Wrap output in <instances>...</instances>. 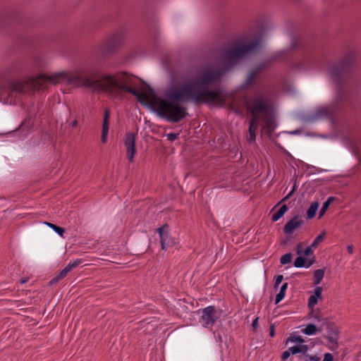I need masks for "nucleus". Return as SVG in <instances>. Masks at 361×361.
I'll list each match as a JSON object with an SVG mask.
<instances>
[{"instance_id": "3c124183", "label": "nucleus", "mask_w": 361, "mask_h": 361, "mask_svg": "<svg viewBox=\"0 0 361 361\" xmlns=\"http://www.w3.org/2000/svg\"><path fill=\"white\" fill-rule=\"evenodd\" d=\"M306 357L308 358L307 361H320V357L317 355H306Z\"/></svg>"}, {"instance_id": "ddd939ff", "label": "nucleus", "mask_w": 361, "mask_h": 361, "mask_svg": "<svg viewBox=\"0 0 361 361\" xmlns=\"http://www.w3.org/2000/svg\"><path fill=\"white\" fill-rule=\"evenodd\" d=\"M303 224L304 221L299 219V215L297 214L287 221L283 227V232L286 235H291L295 229L300 227Z\"/></svg>"}, {"instance_id": "f8f14e48", "label": "nucleus", "mask_w": 361, "mask_h": 361, "mask_svg": "<svg viewBox=\"0 0 361 361\" xmlns=\"http://www.w3.org/2000/svg\"><path fill=\"white\" fill-rule=\"evenodd\" d=\"M136 135V133L127 132L124 137L123 143L126 147V156L130 162L134 161L135 155L137 153Z\"/></svg>"}, {"instance_id": "4468645a", "label": "nucleus", "mask_w": 361, "mask_h": 361, "mask_svg": "<svg viewBox=\"0 0 361 361\" xmlns=\"http://www.w3.org/2000/svg\"><path fill=\"white\" fill-rule=\"evenodd\" d=\"M325 118L331 121H334L335 114L329 111L326 107H320L317 109L315 114L309 118V121L313 122L319 118Z\"/></svg>"}, {"instance_id": "4d7b16f0", "label": "nucleus", "mask_w": 361, "mask_h": 361, "mask_svg": "<svg viewBox=\"0 0 361 361\" xmlns=\"http://www.w3.org/2000/svg\"><path fill=\"white\" fill-rule=\"evenodd\" d=\"M295 190H296V185L295 183L292 190L288 192V194L287 195L289 196V197H292L293 195L294 194Z\"/></svg>"}, {"instance_id": "20e7f679", "label": "nucleus", "mask_w": 361, "mask_h": 361, "mask_svg": "<svg viewBox=\"0 0 361 361\" xmlns=\"http://www.w3.org/2000/svg\"><path fill=\"white\" fill-rule=\"evenodd\" d=\"M260 44L259 39H255L249 42H243L233 45L229 50L223 54L222 63L219 68L216 69L219 71L221 78L224 74L233 68L238 61L246 55L257 51Z\"/></svg>"}, {"instance_id": "7c9ffc66", "label": "nucleus", "mask_w": 361, "mask_h": 361, "mask_svg": "<svg viewBox=\"0 0 361 361\" xmlns=\"http://www.w3.org/2000/svg\"><path fill=\"white\" fill-rule=\"evenodd\" d=\"M296 343H303L305 342L304 338L300 336L293 335L288 337L286 341V344H288V342Z\"/></svg>"}, {"instance_id": "e433bc0d", "label": "nucleus", "mask_w": 361, "mask_h": 361, "mask_svg": "<svg viewBox=\"0 0 361 361\" xmlns=\"http://www.w3.org/2000/svg\"><path fill=\"white\" fill-rule=\"evenodd\" d=\"M322 291L323 288L321 286H317L314 290L313 295L319 300L322 299Z\"/></svg>"}, {"instance_id": "72a5a7b5", "label": "nucleus", "mask_w": 361, "mask_h": 361, "mask_svg": "<svg viewBox=\"0 0 361 361\" xmlns=\"http://www.w3.org/2000/svg\"><path fill=\"white\" fill-rule=\"evenodd\" d=\"M318 298H316L315 296H314L313 295H311L310 296V298H308V302H307V307L309 310L310 309H312L314 308V306L317 304L318 302Z\"/></svg>"}, {"instance_id": "f03ea898", "label": "nucleus", "mask_w": 361, "mask_h": 361, "mask_svg": "<svg viewBox=\"0 0 361 361\" xmlns=\"http://www.w3.org/2000/svg\"><path fill=\"white\" fill-rule=\"evenodd\" d=\"M37 78L51 84L66 82L69 85H76L78 87H86L92 91L109 93H114L116 90H119L121 85L114 75L102 74L100 68L96 64L87 66L83 75L71 76L67 72L62 71L56 73L51 76L44 73H39Z\"/></svg>"}, {"instance_id": "8fccbe9b", "label": "nucleus", "mask_w": 361, "mask_h": 361, "mask_svg": "<svg viewBox=\"0 0 361 361\" xmlns=\"http://www.w3.org/2000/svg\"><path fill=\"white\" fill-rule=\"evenodd\" d=\"M302 243H299L296 246V253L298 256H302L303 250L301 249Z\"/></svg>"}, {"instance_id": "0e129e2a", "label": "nucleus", "mask_w": 361, "mask_h": 361, "mask_svg": "<svg viewBox=\"0 0 361 361\" xmlns=\"http://www.w3.org/2000/svg\"><path fill=\"white\" fill-rule=\"evenodd\" d=\"M300 133V130H295L290 132V133L292 135H297V134H299Z\"/></svg>"}, {"instance_id": "49530a36", "label": "nucleus", "mask_w": 361, "mask_h": 361, "mask_svg": "<svg viewBox=\"0 0 361 361\" xmlns=\"http://www.w3.org/2000/svg\"><path fill=\"white\" fill-rule=\"evenodd\" d=\"M178 137V134L171 133L167 135V139L170 141H174Z\"/></svg>"}, {"instance_id": "4be33fe9", "label": "nucleus", "mask_w": 361, "mask_h": 361, "mask_svg": "<svg viewBox=\"0 0 361 361\" xmlns=\"http://www.w3.org/2000/svg\"><path fill=\"white\" fill-rule=\"evenodd\" d=\"M12 20L13 16L11 13L5 12L0 14V28L6 27L7 25L10 24Z\"/></svg>"}, {"instance_id": "09e8293b", "label": "nucleus", "mask_w": 361, "mask_h": 361, "mask_svg": "<svg viewBox=\"0 0 361 361\" xmlns=\"http://www.w3.org/2000/svg\"><path fill=\"white\" fill-rule=\"evenodd\" d=\"M316 262L315 257L313 256L312 258H307V268L310 267L312 264H314Z\"/></svg>"}, {"instance_id": "5fc2aeb1", "label": "nucleus", "mask_w": 361, "mask_h": 361, "mask_svg": "<svg viewBox=\"0 0 361 361\" xmlns=\"http://www.w3.org/2000/svg\"><path fill=\"white\" fill-rule=\"evenodd\" d=\"M300 349H301V353L302 354H306L309 348H308V345H303L302 343L300 344Z\"/></svg>"}, {"instance_id": "6ab92c4d", "label": "nucleus", "mask_w": 361, "mask_h": 361, "mask_svg": "<svg viewBox=\"0 0 361 361\" xmlns=\"http://www.w3.org/2000/svg\"><path fill=\"white\" fill-rule=\"evenodd\" d=\"M319 207V202L317 201L314 202L310 204L306 212V217L307 219H312L315 216Z\"/></svg>"}, {"instance_id": "b1692460", "label": "nucleus", "mask_w": 361, "mask_h": 361, "mask_svg": "<svg viewBox=\"0 0 361 361\" xmlns=\"http://www.w3.org/2000/svg\"><path fill=\"white\" fill-rule=\"evenodd\" d=\"M273 61V59H269L268 60H265L261 62L259 64L257 65L254 68H252V71L255 72L257 75L260 72L263 71L265 68L269 66Z\"/></svg>"}, {"instance_id": "bb28decb", "label": "nucleus", "mask_w": 361, "mask_h": 361, "mask_svg": "<svg viewBox=\"0 0 361 361\" xmlns=\"http://www.w3.org/2000/svg\"><path fill=\"white\" fill-rule=\"evenodd\" d=\"M301 332L308 336L315 335L317 333V326L314 324H308Z\"/></svg>"}, {"instance_id": "cd10ccee", "label": "nucleus", "mask_w": 361, "mask_h": 361, "mask_svg": "<svg viewBox=\"0 0 361 361\" xmlns=\"http://www.w3.org/2000/svg\"><path fill=\"white\" fill-rule=\"evenodd\" d=\"M44 224L49 227L51 228L56 233H57L61 237H63L64 233H66V230L64 228L61 227L56 224H54L49 222H44Z\"/></svg>"}, {"instance_id": "412c9836", "label": "nucleus", "mask_w": 361, "mask_h": 361, "mask_svg": "<svg viewBox=\"0 0 361 361\" xmlns=\"http://www.w3.org/2000/svg\"><path fill=\"white\" fill-rule=\"evenodd\" d=\"M288 207L283 204L272 216L271 220L274 222L279 221L288 212Z\"/></svg>"}, {"instance_id": "9b49d317", "label": "nucleus", "mask_w": 361, "mask_h": 361, "mask_svg": "<svg viewBox=\"0 0 361 361\" xmlns=\"http://www.w3.org/2000/svg\"><path fill=\"white\" fill-rule=\"evenodd\" d=\"M255 97H259L264 101H265L267 104V106L270 109L269 113H262L263 114L262 121L265 123V128H267V133L269 136H271L272 133L274 132L277 124L274 118V113L273 111V108L269 103V100L267 97L264 96H256Z\"/></svg>"}, {"instance_id": "a18cd8bd", "label": "nucleus", "mask_w": 361, "mask_h": 361, "mask_svg": "<svg viewBox=\"0 0 361 361\" xmlns=\"http://www.w3.org/2000/svg\"><path fill=\"white\" fill-rule=\"evenodd\" d=\"M334 355L330 353H326L324 355V359L322 361H334Z\"/></svg>"}, {"instance_id": "6e6d98bb", "label": "nucleus", "mask_w": 361, "mask_h": 361, "mask_svg": "<svg viewBox=\"0 0 361 361\" xmlns=\"http://www.w3.org/2000/svg\"><path fill=\"white\" fill-rule=\"evenodd\" d=\"M289 196L286 195L283 198L281 199V200L273 208L275 209L278 205H279L280 204H281L282 202H284L286 201H287L288 199H289Z\"/></svg>"}, {"instance_id": "f3484780", "label": "nucleus", "mask_w": 361, "mask_h": 361, "mask_svg": "<svg viewBox=\"0 0 361 361\" xmlns=\"http://www.w3.org/2000/svg\"><path fill=\"white\" fill-rule=\"evenodd\" d=\"M35 126V117L30 114H28L24 121L19 126V129L21 130H27L30 132L33 129Z\"/></svg>"}, {"instance_id": "ea45409f", "label": "nucleus", "mask_w": 361, "mask_h": 361, "mask_svg": "<svg viewBox=\"0 0 361 361\" xmlns=\"http://www.w3.org/2000/svg\"><path fill=\"white\" fill-rule=\"evenodd\" d=\"M289 350L291 352L292 355H296L298 353H301V349H300V344L295 345L294 346L289 348Z\"/></svg>"}, {"instance_id": "423d86ee", "label": "nucleus", "mask_w": 361, "mask_h": 361, "mask_svg": "<svg viewBox=\"0 0 361 361\" xmlns=\"http://www.w3.org/2000/svg\"><path fill=\"white\" fill-rule=\"evenodd\" d=\"M124 35L121 32H118L109 37L105 43L99 45L96 49L97 57L104 59L114 54L122 45Z\"/></svg>"}, {"instance_id": "a878e982", "label": "nucleus", "mask_w": 361, "mask_h": 361, "mask_svg": "<svg viewBox=\"0 0 361 361\" xmlns=\"http://www.w3.org/2000/svg\"><path fill=\"white\" fill-rule=\"evenodd\" d=\"M324 274H325V268L319 269L314 271V273H313L314 284L315 286L319 285L322 282V281L324 276Z\"/></svg>"}, {"instance_id": "4c0bfd02", "label": "nucleus", "mask_w": 361, "mask_h": 361, "mask_svg": "<svg viewBox=\"0 0 361 361\" xmlns=\"http://www.w3.org/2000/svg\"><path fill=\"white\" fill-rule=\"evenodd\" d=\"M283 275H276L274 277V288L277 289L279 284L283 281Z\"/></svg>"}, {"instance_id": "37998d69", "label": "nucleus", "mask_w": 361, "mask_h": 361, "mask_svg": "<svg viewBox=\"0 0 361 361\" xmlns=\"http://www.w3.org/2000/svg\"><path fill=\"white\" fill-rule=\"evenodd\" d=\"M61 280H62V279L59 276V274H57L56 276H54L52 279L50 280V281L49 282V285L53 286Z\"/></svg>"}, {"instance_id": "39448f33", "label": "nucleus", "mask_w": 361, "mask_h": 361, "mask_svg": "<svg viewBox=\"0 0 361 361\" xmlns=\"http://www.w3.org/2000/svg\"><path fill=\"white\" fill-rule=\"evenodd\" d=\"M252 118L249 121V138L250 142H255L256 140V130L259 126V116L257 113H269L270 109L265 101L259 97H253L247 106Z\"/></svg>"}, {"instance_id": "c9c22d12", "label": "nucleus", "mask_w": 361, "mask_h": 361, "mask_svg": "<svg viewBox=\"0 0 361 361\" xmlns=\"http://www.w3.org/2000/svg\"><path fill=\"white\" fill-rule=\"evenodd\" d=\"M82 263V259H76L72 263H69L66 267L71 271L73 268L78 267Z\"/></svg>"}, {"instance_id": "2eb2a0df", "label": "nucleus", "mask_w": 361, "mask_h": 361, "mask_svg": "<svg viewBox=\"0 0 361 361\" xmlns=\"http://www.w3.org/2000/svg\"><path fill=\"white\" fill-rule=\"evenodd\" d=\"M27 66L24 61H16L12 63L6 70V73L9 75H14L26 71Z\"/></svg>"}, {"instance_id": "393cba45", "label": "nucleus", "mask_w": 361, "mask_h": 361, "mask_svg": "<svg viewBox=\"0 0 361 361\" xmlns=\"http://www.w3.org/2000/svg\"><path fill=\"white\" fill-rule=\"evenodd\" d=\"M288 283H283L282 286L280 288L279 292L276 294V298H275V304H279L284 298L286 295V292L288 288Z\"/></svg>"}, {"instance_id": "052dcab7", "label": "nucleus", "mask_w": 361, "mask_h": 361, "mask_svg": "<svg viewBox=\"0 0 361 361\" xmlns=\"http://www.w3.org/2000/svg\"><path fill=\"white\" fill-rule=\"evenodd\" d=\"M308 169H314V171H316L317 172L323 171V169H319V168H317L316 166H308Z\"/></svg>"}, {"instance_id": "13d9d810", "label": "nucleus", "mask_w": 361, "mask_h": 361, "mask_svg": "<svg viewBox=\"0 0 361 361\" xmlns=\"http://www.w3.org/2000/svg\"><path fill=\"white\" fill-rule=\"evenodd\" d=\"M354 250V247L353 245H349L347 247V251L349 254H353Z\"/></svg>"}, {"instance_id": "58836bf2", "label": "nucleus", "mask_w": 361, "mask_h": 361, "mask_svg": "<svg viewBox=\"0 0 361 361\" xmlns=\"http://www.w3.org/2000/svg\"><path fill=\"white\" fill-rule=\"evenodd\" d=\"M313 248L314 247H312L310 245V246H307L302 252V255L304 257H309L312 255H313Z\"/></svg>"}, {"instance_id": "a19ab883", "label": "nucleus", "mask_w": 361, "mask_h": 361, "mask_svg": "<svg viewBox=\"0 0 361 361\" xmlns=\"http://www.w3.org/2000/svg\"><path fill=\"white\" fill-rule=\"evenodd\" d=\"M71 271V270L67 267H66L64 269H63L58 274L59 275V276L63 279V278H65L67 274Z\"/></svg>"}, {"instance_id": "dca6fc26", "label": "nucleus", "mask_w": 361, "mask_h": 361, "mask_svg": "<svg viewBox=\"0 0 361 361\" xmlns=\"http://www.w3.org/2000/svg\"><path fill=\"white\" fill-rule=\"evenodd\" d=\"M109 119L110 112L108 109H106L103 116L102 129V137L101 141L102 143H106L107 141V136L109 130Z\"/></svg>"}, {"instance_id": "c756f323", "label": "nucleus", "mask_w": 361, "mask_h": 361, "mask_svg": "<svg viewBox=\"0 0 361 361\" xmlns=\"http://www.w3.org/2000/svg\"><path fill=\"white\" fill-rule=\"evenodd\" d=\"M325 235H326V231H325V230H324L321 232V233L319 235H318L315 238L314 241L312 243V244H311L312 247H314V248H317L318 245L320 243L323 242V240H324Z\"/></svg>"}, {"instance_id": "69168bd1", "label": "nucleus", "mask_w": 361, "mask_h": 361, "mask_svg": "<svg viewBox=\"0 0 361 361\" xmlns=\"http://www.w3.org/2000/svg\"><path fill=\"white\" fill-rule=\"evenodd\" d=\"M27 281H28V279L27 278H22V279H20V283H22V284L25 283H27Z\"/></svg>"}, {"instance_id": "9d476101", "label": "nucleus", "mask_w": 361, "mask_h": 361, "mask_svg": "<svg viewBox=\"0 0 361 361\" xmlns=\"http://www.w3.org/2000/svg\"><path fill=\"white\" fill-rule=\"evenodd\" d=\"M324 324H326L327 335H324L323 336L332 343V346L329 347V349L335 350L338 347V328L334 322H331L329 319H325V323H324Z\"/></svg>"}, {"instance_id": "6e6552de", "label": "nucleus", "mask_w": 361, "mask_h": 361, "mask_svg": "<svg viewBox=\"0 0 361 361\" xmlns=\"http://www.w3.org/2000/svg\"><path fill=\"white\" fill-rule=\"evenodd\" d=\"M26 83L23 80L10 81L1 87V94L6 97H13L18 94L25 92Z\"/></svg>"}, {"instance_id": "864d4df0", "label": "nucleus", "mask_w": 361, "mask_h": 361, "mask_svg": "<svg viewBox=\"0 0 361 361\" xmlns=\"http://www.w3.org/2000/svg\"><path fill=\"white\" fill-rule=\"evenodd\" d=\"M148 94L153 96L155 95L154 90L149 85L147 86V92L145 93V96L147 97Z\"/></svg>"}, {"instance_id": "e2e57ef3", "label": "nucleus", "mask_w": 361, "mask_h": 361, "mask_svg": "<svg viewBox=\"0 0 361 361\" xmlns=\"http://www.w3.org/2000/svg\"><path fill=\"white\" fill-rule=\"evenodd\" d=\"M78 125V121L77 120H74L71 123V126L72 128H74L75 126H77Z\"/></svg>"}, {"instance_id": "1a4fd4ad", "label": "nucleus", "mask_w": 361, "mask_h": 361, "mask_svg": "<svg viewBox=\"0 0 361 361\" xmlns=\"http://www.w3.org/2000/svg\"><path fill=\"white\" fill-rule=\"evenodd\" d=\"M169 225L164 224L155 231L159 235L161 247L163 250H166L168 247H173L176 243L175 239L169 233Z\"/></svg>"}, {"instance_id": "bf43d9fd", "label": "nucleus", "mask_w": 361, "mask_h": 361, "mask_svg": "<svg viewBox=\"0 0 361 361\" xmlns=\"http://www.w3.org/2000/svg\"><path fill=\"white\" fill-rule=\"evenodd\" d=\"M290 236H288L286 239L281 240V245H285L288 243V240L290 239Z\"/></svg>"}, {"instance_id": "c85d7f7f", "label": "nucleus", "mask_w": 361, "mask_h": 361, "mask_svg": "<svg viewBox=\"0 0 361 361\" xmlns=\"http://www.w3.org/2000/svg\"><path fill=\"white\" fill-rule=\"evenodd\" d=\"M293 265L296 268H307V258L304 256H298L293 262Z\"/></svg>"}, {"instance_id": "0eeeda50", "label": "nucleus", "mask_w": 361, "mask_h": 361, "mask_svg": "<svg viewBox=\"0 0 361 361\" xmlns=\"http://www.w3.org/2000/svg\"><path fill=\"white\" fill-rule=\"evenodd\" d=\"M202 313L200 321L202 322V326L207 328L212 327L221 317L222 310L216 308L215 306L209 305L203 308Z\"/></svg>"}, {"instance_id": "c03bdc74", "label": "nucleus", "mask_w": 361, "mask_h": 361, "mask_svg": "<svg viewBox=\"0 0 361 361\" xmlns=\"http://www.w3.org/2000/svg\"><path fill=\"white\" fill-rule=\"evenodd\" d=\"M290 354L291 352L289 350V348L284 351L281 356V361H286L290 357Z\"/></svg>"}, {"instance_id": "5701e85b", "label": "nucleus", "mask_w": 361, "mask_h": 361, "mask_svg": "<svg viewBox=\"0 0 361 361\" xmlns=\"http://www.w3.org/2000/svg\"><path fill=\"white\" fill-rule=\"evenodd\" d=\"M336 199V197L330 196L323 203L322 207L319 212V218L322 217L324 214L326 212L331 204Z\"/></svg>"}, {"instance_id": "680f3d73", "label": "nucleus", "mask_w": 361, "mask_h": 361, "mask_svg": "<svg viewBox=\"0 0 361 361\" xmlns=\"http://www.w3.org/2000/svg\"><path fill=\"white\" fill-rule=\"evenodd\" d=\"M324 326H326V324H324V322H322V324L321 326H319V327H317V332L322 331Z\"/></svg>"}, {"instance_id": "473e14b6", "label": "nucleus", "mask_w": 361, "mask_h": 361, "mask_svg": "<svg viewBox=\"0 0 361 361\" xmlns=\"http://www.w3.org/2000/svg\"><path fill=\"white\" fill-rule=\"evenodd\" d=\"M305 61L292 62L290 63V68L293 70L300 71L305 68Z\"/></svg>"}, {"instance_id": "603ef678", "label": "nucleus", "mask_w": 361, "mask_h": 361, "mask_svg": "<svg viewBox=\"0 0 361 361\" xmlns=\"http://www.w3.org/2000/svg\"><path fill=\"white\" fill-rule=\"evenodd\" d=\"M275 334H276L275 326H274V324H271L270 329H269V336L273 338L275 336Z\"/></svg>"}, {"instance_id": "f704fd0d", "label": "nucleus", "mask_w": 361, "mask_h": 361, "mask_svg": "<svg viewBox=\"0 0 361 361\" xmlns=\"http://www.w3.org/2000/svg\"><path fill=\"white\" fill-rule=\"evenodd\" d=\"M301 48L303 50L306 49L305 46L300 42H298L295 38H293L291 41V49H296Z\"/></svg>"}, {"instance_id": "7ed1b4c3", "label": "nucleus", "mask_w": 361, "mask_h": 361, "mask_svg": "<svg viewBox=\"0 0 361 361\" xmlns=\"http://www.w3.org/2000/svg\"><path fill=\"white\" fill-rule=\"evenodd\" d=\"M355 51L351 50L338 61H334L329 66V75L331 81L335 84L336 102L338 106L348 105L353 109L356 108L358 99L351 98L347 95L344 85L348 76L353 71L355 62Z\"/></svg>"}, {"instance_id": "79ce46f5", "label": "nucleus", "mask_w": 361, "mask_h": 361, "mask_svg": "<svg viewBox=\"0 0 361 361\" xmlns=\"http://www.w3.org/2000/svg\"><path fill=\"white\" fill-rule=\"evenodd\" d=\"M61 280H62V279L59 276V274H57L56 276H54L52 279L50 280V281L49 282V285L53 286Z\"/></svg>"}, {"instance_id": "338daca9", "label": "nucleus", "mask_w": 361, "mask_h": 361, "mask_svg": "<svg viewBox=\"0 0 361 361\" xmlns=\"http://www.w3.org/2000/svg\"><path fill=\"white\" fill-rule=\"evenodd\" d=\"M300 273H295V275H300Z\"/></svg>"}, {"instance_id": "2f4dec72", "label": "nucleus", "mask_w": 361, "mask_h": 361, "mask_svg": "<svg viewBox=\"0 0 361 361\" xmlns=\"http://www.w3.org/2000/svg\"><path fill=\"white\" fill-rule=\"evenodd\" d=\"M293 259V254L291 252L286 253L282 255L280 258V262L281 264H287L292 262Z\"/></svg>"}, {"instance_id": "de8ad7c7", "label": "nucleus", "mask_w": 361, "mask_h": 361, "mask_svg": "<svg viewBox=\"0 0 361 361\" xmlns=\"http://www.w3.org/2000/svg\"><path fill=\"white\" fill-rule=\"evenodd\" d=\"M259 317H257L255 318L253 321H252V330L254 331H256L257 329L258 328V326H259Z\"/></svg>"}, {"instance_id": "f257e3e1", "label": "nucleus", "mask_w": 361, "mask_h": 361, "mask_svg": "<svg viewBox=\"0 0 361 361\" xmlns=\"http://www.w3.org/2000/svg\"><path fill=\"white\" fill-rule=\"evenodd\" d=\"M221 79V73L210 68L202 70L194 79L188 78L179 83L173 78L171 85L166 91L164 98L157 97L155 103L144 99L137 90L128 85H121L119 90L135 97L140 104L156 113L160 118L176 123L188 115L186 107L182 105L183 102L222 105L224 102L223 89L220 87L214 90L209 89L211 84L219 82Z\"/></svg>"}, {"instance_id": "a211bd4d", "label": "nucleus", "mask_w": 361, "mask_h": 361, "mask_svg": "<svg viewBox=\"0 0 361 361\" xmlns=\"http://www.w3.org/2000/svg\"><path fill=\"white\" fill-rule=\"evenodd\" d=\"M310 318H314L317 319L318 322H324L325 323V319H329L328 317H324L322 315V312L319 308L314 309H310V313H309Z\"/></svg>"}, {"instance_id": "aec40b11", "label": "nucleus", "mask_w": 361, "mask_h": 361, "mask_svg": "<svg viewBox=\"0 0 361 361\" xmlns=\"http://www.w3.org/2000/svg\"><path fill=\"white\" fill-rule=\"evenodd\" d=\"M257 75L251 70L247 76L245 82L242 83L240 86V88L242 90H246L247 89L252 82H254L255 78Z\"/></svg>"}]
</instances>
